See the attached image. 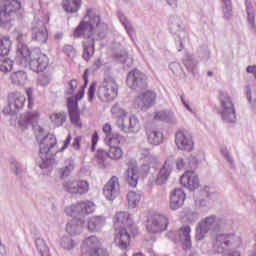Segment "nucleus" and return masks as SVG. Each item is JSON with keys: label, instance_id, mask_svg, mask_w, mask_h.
Returning <instances> with one entry per match:
<instances>
[{"label": "nucleus", "instance_id": "1", "mask_svg": "<svg viewBox=\"0 0 256 256\" xmlns=\"http://www.w3.org/2000/svg\"><path fill=\"white\" fill-rule=\"evenodd\" d=\"M114 241L120 249H127L131 245V235H139V227L133 223L129 212H118L114 217Z\"/></svg>", "mask_w": 256, "mask_h": 256}, {"label": "nucleus", "instance_id": "2", "mask_svg": "<svg viewBox=\"0 0 256 256\" xmlns=\"http://www.w3.org/2000/svg\"><path fill=\"white\" fill-rule=\"evenodd\" d=\"M84 86L77 93V95L73 98L70 97L67 99V107H68V115L70 118L71 124L76 129H83V122L81 121V113L79 112L78 101H81L83 97H85V89H87V85H89V69H86L83 74Z\"/></svg>", "mask_w": 256, "mask_h": 256}, {"label": "nucleus", "instance_id": "3", "mask_svg": "<svg viewBox=\"0 0 256 256\" xmlns=\"http://www.w3.org/2000/svg\"><path fill=\"white\" fill-rule=\"evenodd\" d=\"M96 95L100 101L104 103H111L119 96V84L113 77L104 78L99 85Z\"/></svg>", "mask_w": 256, "mask_h": 256}, {"label": "nucleus", "instance_id": "4", "mask_svg": "<svg viewBox=\"0 0 256 256\" xmlns=\"http://www.w3.org/2000/svg\"><path fill=\"white\" fill-rule=\"evenodd\" d=\"M21 9L19 0H0V26L7 27L13 22V15Z\"/></svg>", "mask_w": 256, "mask_h": 256}, {"label": "nucleus", "instance_id": "5", "mask_svg": "<svg viewBox=\"0 0 256 256\" xmlns=\"http://www.w3.org/2000/svg\"><path fill=\"white\" fill-rule=\"evenodd\" d=\"M82 256H109V250L101 246V241L95 236L86 238L81 246Z\"/></svg>", "mask_w": 256, "mask_h": 256}, {"label": "nucleus", "instance_id": "6", "mask_svg": "<svg viewBox=\"0 0 256 256\" xmlns=\"http://www.w3.org/2000/svg\"><path fill=\"white\" fill-rule=\"evenodd\" d=\"M49 23V17L39 20L35 19L31 28L32 41L39 43V45H45L49 41V30L47 24Z\"/></svg>", "mask_w": 256, "mask_h": 256}, {"label": "nucleus", "instance_id": "7", "mask_svg": "<svg viewBox=\"0 0 256 256\" xmlns=\"http://www.w3.org/2000/svg\"><path fill=\"white\" fill-rule=\"evenodd\" d=\"M111 112L115 117L120 118V127L122 131H127L128 129V131H131V133H135L139 131V129H141V124L139 123V119H137L136 116H131L130 118H127V112H125L118 106L112 107Z\"/></svg>", "mask_w": 256, "mask_h": 256}, {"label": "nucleus", "instance_id": "8", "mask_svg": "<svg viewBox=\"0 0 256 256\" xmlns=\"http://www.w3.org/2000/svg\"><path fill=\"white\" fill-rule=\"evenodd\" d=\"M146 231L148 233H163L169 227V219L161 214H147L146 216Z\"/></svg>", "mask_w": 256, "mask_h": 256}, {"label": "nucleus", "instance_id": "9", "mask_svg": "<svg viewBox=\"0 0 256 256\" xmlns=\"http://www.w3.org/2000/svg\"><path fill=\"white\" fill-rule=\"evenodd\" d=\"M40 157L42 161H51L53 159V156L59 151V148L57 147V138L53 135L45 136L40 142Z\"/></svg>", "mask_w": 256, "mask_h": 256}, {"label": "nucleus", "instance_id": "10", "mask_svg": "<svg viewBox=\"0 0 256 256\" xmlns=\"http://www.w3.org/2000/svg\"><path fill=\"white\" fill-rule=\"evenodd\" d=\"M28 67L34 73H43L49 67V57L41 50H33L31 52V59L28 60Z\"/></svg>", "mask_w": 256, "mask_h": 256}, {"label": "nucleus", "instance_id": "11", "mask_svg": "<svg viewBox=\"0 0 256 256\" xmlns=\"http://www.w3.org/2000/svg\"><path fill=\"white\" fill-rule=\"evenodd\" d=\"M221 103L220 115L225 123H235L237 116L235 115V105L231 101V97L227 94H221L219 97Z\"/></svg>", "mask_w": 256, "mask_h": 256}, {"label": "nucleus", "instance_id": "12", "mask_svg": "<svg viewBox=\"0 0 256 256\" xmlns=\"http://www.w3.org/2000/svg\"><path fill=\"white\" fill-rule=\"evenodd\" d=\"M94 211L95 203L91 201L79 202L66 208V213L70 215V217H83V215H89L94 213Z\"/></svg>", "mask_w": 256, "mask_h": 256}, {"label": "nucleus", "instance_id": "13", "mask_svg": "<svg viewBox=\"0 0 256 256\" xmlns=\"http://www.w3.org/2000/svg\"><path fill=\"white\" fill-rule=\"evenodd\" d=\"M175 143L180 151L191 152L193 149H195L193 136L186 130H180L175 134Z\"/></svg>", "mask_w": 256, "mask_h": 256}, {"label": "nucleus", "instance_id": "14", "mask_svg": "<svg viewBox=\"0 0 256 256\" xmlns=\"http://www.w3.org/2000/svg\"><path fill=\"white\" fill-rule=\"evenodd\" d=\"M127 85L130 87V89H139L140 91H143V89H147V76L135 69L129 72L128 78H127Z\"/></svg>", "mask_w": 256, "mask_h": 256}, {"label": "nucleus", "instance_id": "15", "mask_svg": "<svg viewBox=\"0 0 256 256\" xmlns=\"http://www.w3.org/2000/svg\"><path fill=\"white\" fill-rule=\"evenodd\" d=\"M121 141H123V137L121 135H114L107 142V145L110 148L107 155L112 161H119V159H123V148H121Z\"/></svg>", "mask_w": 256, "mask_h": 256}, {"label": "nucleus", "instance_id": "16", "mask_svg": "<svg viewBox=\"0 0 256 256\" xmlns=\"http://www.w3.org/2000/svg\"><path fill=\"white\" fill-rule=\"evenodd\" d=\"M155 101H157V93L153 90H146L135 98L134 105L137 109L143 110L153 107Z\"/></svg>", "mask_w": 256, "mask_h": 256}, {"label": "nucleus", "instance_id": "17", "mask_svg": "<svg viewBox=\"0 0 256 256\" xmlns=\"http://www.w3.org/2000/svg\"><path fill=\"white\" fill-rule=\"evenodd\" d=\"M64 189L72 195H85V193H89V182L86 180H68L64 183Z\"/></svg>", "mask_w": 256, "mask_h": 256}, {"label": "nucleus", "instance_id": "18", "mask_svg": "<svg viewBox=\"0 0 256 256\" xmlns=\"http://www.w3.org/2000/svg\"><path fill=\"white\" fill-rule=\"evenodd\" d=\"M95 24L96 27H99V24L101 23V17L99 15H94L91 22H81L78 27L74 30V37L76 39H79L80 37H83L84 35H93V25Z\"/></svg>", "mask_w": 256, "mask_h": 256}, {"label": "nucleus", "instance_id": "19", "mask_svg": "<svg viewBox=\"0 0 256 256\" xmlns=\"http://www.w3.org/2000/svg\"><path fill=\"white\" fill-rule=\"evenodd\" d=\"M119 191H121V186L119 185V178L113 176L103 188V193L108 201H113L119 197Z\"/></svg>", "mask_w": 256, "mask_h": 256}, {"label": "nucleus", "instance_id": "20", "mask_svg": "<svg viewBox=\"0 0 256 256\" xmlns=\"http://www.w3.org/2000/svg\"><path fill=\"white\" fill-rule=\"evenodd\" d=\"M180 183L190 191H193L199 187V177L195 172L187 171L181 176Z\"/></svg>", "mask_w": 256, "mask_h": 256}, {"label": "nucleus", "instance_id": "21", "mask_svg": "<svg viewBox=\"0 0 256 256\" xmlns=\"http://www.w3.org/2000/svg\"><path fill=\"white\" fill-rule=\"evenodd\" d=\"M39 117H41L39 111L27 112L20 116L18 120V125L22 130L27 129L29 125H34V123H38Z\"/></svg>", "mask_w": 256, "mask_h": 256}, {"label": "nucleus", "instance_id": "22", "mask_svg": "<svg viewBox=\"0 0 256 256\" xmlns=\"http://www.w3.org/2000/svg\"><path fill=\"white\" fill-rule=\"evenodd\" d=\"M185 192L183 189H175L170 195V209L177 211L185 204Z\"/></svg>", "mask_w": 256, "mask_h": 256}, {"label": "nucleus", "instance_id": "23", "mask_svg": "<svg viewBox=\"0 0 256 256\" xmlns=\"http://www.w3.org/2000/svg\"><path fill=\"white\" fill-rule=\"evenodd\" d=\"M25 95H23L21 92H14L10 96V111L11 113H17L20 109L25 107Z\"/></svg>", "mask_w": 256, "mask_h": 256}, {"label": "nucleus", "instance_id": "24", "mask_svg": "<svg viewBox=\"0 0 256 256\" xmlns=\"http://www.w3.org/2000/svg\"><path fill=\"white\" fill-rule=\"evenodd\" d=\"M81 5H83L82 0H63L62 1V9L66 13H77L79 9H81Z\"/></svg>", "mask_w": 256, "mask_h": 256}, {"label": "nucleus", "instance_id": "25", "mask_svg": "<svg viewBox=\"0 0 256 256\" xmlns=\"http://www.w3.org/2000/svg\"><path fill=\"white\" fill-rule=\"evenodd\" d=\"M49 119L54 127H63L67 123V114L63 111L53 112L49 115Z\"/></svg>", "mask_w": 256, "mask_h": 256}, {"label": "nucleus", "instance_id": "26", "mask_svg": "<svg viewBox=\"0 0 256 256\" xmlns=\"http://www.w3.org/2000/svg\"><path fill=\"white\" fill-rule=\"evenodd\" d=\"M191 228L189 226H183L179 229L178 235L180 241L186 247V249H191Z\"/></svg>", "mask_w": 256, "mask_h": 256}, {"label": "nucleus", "instance_id": "27", "mask_svg": "<svg viewBox=\"0 0 256 256\" xmlns=\"http://www.w3.org/2000/svg\"><path fill=\"white\" fill-rule=\"evenodd\" d=\"M147 138L151 145H161L163 143V133L153 128H149L147 131Z\"/></svg>", "mask_w": 256, "mask_h": 256}, {"label": "nucleus", "instance_id": "28", "mask_svg": "<svg viewBox=\"0 0 256 256\" xmlns=\"http://www.w3.org/2000/svg\"><path fill=\"white\" fill-rule=\"evenodd\" d=\"M84 50L82 57L85 61H89L95 53V40L88 38L83 44Z\"/></svg>", "mask_w": 256, "mask_h": 256}, {"label": "nucleus", "instance_id": "29", "mask_svg": "<svg viewBox=\"0 0 256 256\" xmlns=\"http://www.w3.org/2000/svg\"><path fill=\"white\" fill-rule=\"evenodd\" d=\"M27 79H29V76L27 75V72L23 70L13 72L10 75V81L13 85H25Z\"/></svg>", "mask_w": 256, "mask_h": 256}, {"label": "nucleus", "instance_id": "30", "mask_svg": "<svg viewBox=\"0 0 256 256\" xmlns=\"http://www.w3.org/2000/svg\"><path fill=\"white\" fill-rule=\"evenodd\" d=\"M171 174V164L169 162H165L164 166L160 169L158 176L155 180L157 185H163L167 179H169V175Z\"/></svg>", "mask_w": 256, "mask_h": 256}, {"label": "nucleus", "instance_id": "31", "mask_svg": "<svg viewBox=\"0 0 256 256\" xmlns=\"http://www.w3.org/2000/svg\"><path fill=\"white\" fill-rule=\"evenodd\" d=\"M12 45L13 41H11V37L0 36V57H5V55H9Z\"/></svg>", "mask_w": 256, "mask_h": 256}, {"label": "nucleus", "instance_id": "32", "mask_svg": "<svg viewBox=\"0 0 256 256\" xmlns=\"http://www.w3.org/2000/svg\"><path fill=\"white\" fill-rule=\"evenodd\" d=\"M126 181L130 187H137L139 181V171L137 169L130 167L126 171Z\"/></svg>", "mask_w": 256, "mask_h": 256}, {"label": "nucleus", "instance_id": "33", "mask_svg": "<svg viewBox=\"0 0 256 256\" xmlns=\"http://www.w3.org/2000/svg\"><path fill=\"white\" fill-rule=\"evenodd\" d=\"M105 225V218L103 216H94L88 221L89 231H97Z\"/></svg>", "mask_w": 256, "mask_h": 256}, {"label": "nucleus", "instance_id": "34", "mask_svg": "<svg viewBox=\"0 0 256 256\" xmlns=\"http://www.w3.org/2000/svg\"><path fill=\"white\" fill-rule=\"evenodd\" d=\"M128 207L135 209L141 203V194L131 191L127 194Z\"/></svg>", "mask_w": 256, "mask_h": 256}, {"label": "nucleus", "instance_id": "35", "mask_svg": "<svg viewBox=\"0 0 256 256\" xmlns=\"http://www.w3.org/2000/svg\"><path fill=\"white\" fill-rule=\"evenodd\" d=\"M83 225H85L84 221L72 220L66 226L67 233H69L70 235H75V233H77L78 227H83Z\"/></svg>", "mask_w": 256, "mask_h": 256}, {"label": "nucleus", "instance_id": "36", "mask_svg": "<svg viewBox=\"0 0 256 256\" xmlns=\"http://www.w3.org/2000/svg\"><path fill=\"white\" fill-rule=\"evenodd\" d=\"M73 169H74L73 162L71 160H67L65 162V167L59 170L60 177H69Z\"/></svg>", "mask_w": 256, "mask_h": 256}, {"label": "nucleus", "instance_id": "37", "mask_svg": "<svg viewBox=\"0 0 256 256\" xmlns=\"http://www.w3.org/2000/svg\"><path fill=\"white\" fill-rule=\"evenodd\" d=\"M18 55L29 61L31 59V50L26 44H18Z\"/></svg>", "mask_w": 256, "mask_h": 256}, {"label": "nucleus", "instance_id": "38", "mask_svg": "<svg viewBox=\"0 0 256 256\" xmlns=\"http://www.w3.org/2000/svg\"><path fill=\"white\" fill-rule=\"evenodd\" d=\"M13 69V61L11 59L0 60V71L7 73Z\"/></svg>", "mask_w": 256, "mask_h": 256}, {"label": "nucleus", "instance_id": "39", "mask_svg": "<svg viewBox=\"0 0 256 256\" xmlns=\"http://www.w3.org/2000/svg\"><path fill=\"white\" fill-rule=\"evenodd\" d=\"M107 152L105 150H99L96 154V159L98 165H102V167H105V161H107Z\"/></svg>", "mask_w": 256, "mask_h": 256}, {"label": "nucleus", "instance_id": "40", "mask_svg": "<svg viewBox=\"0 0 256 256\" xmlns=\"http://www.w3.org/2000/svg\"><path fill=\"white\" fill-rule=\"evenodd\" d=\"M102 129H103V133H105L106 135L107 143L110 141L111 137H113L114 135H120L119 133L111 134V131H113V127L109 123L104 124Z\"/></svg>", "mask_w": 256, "mask_h": 256}, {"label": "nucleus", "instance_id": "41", "mask_svg": "<svg viewBox=\"0 0 256 256\" xmlns=\"http://www.w3.org/2000/svg\"><path fill=\"white\" fill-rule=\"evenodd\" d=\"M230 236H225V235H221L218 236L216 239V246L217 247H222V249L224 248L223 246L227 247V245H229V239Z\"/></svg>", "mask_w": 256, "mask_h": 256}, {"label": "nucleus", "instance_id": "42", "mask_svg": "<svg viewBox=\"0 0 256 256\" xmlns=\"http://www.w3.org/2000/svg\"><path fill=\"white\" fill-rule=\"evenodd\" d=\"M26 95L28 97V109L35 107V99L33 98V88H26Z\"/></svg>", "mask_w": 256, "mask_h": 256}, {"label": "nucleus", "instance_id": "43", "mask_svg": "<svg viewBox=\"0 0 256 256\" xmlns=\"http://www.w3.org/2000/svg\"><path fill=\"white\" fill-rule=\"evenodd\" d=\"M97 83L96 82H92L89 89H88V99L89 101H93V99H95V93L97 91Z\"/></svg>", "mask_w": 256, "mask_h": 256}, {"label": "nucleus", "instance_id": "44", "mask_svg": "<svg viewBox=\"0 0 256 256\" xmlns=\"http://www.w3.org/2000/svg\"><path fill=\"white\" fill-rule=\"evenodd\" d=\"M64 52L66 53V55H68L71 59H73V57H75V55H77V51H75V48L72 45H65L64 46Z\"/></svg>", "mask_w": 256, "mask_h": 256}, {"label": "nucleus", "instance_id": "45", "mask_svg": "<svg viewBox=\"0 0 256 256\" xmlns=\"http://www.w3.org/2000/svg\"><path fill=\"white\" fill-rule=\"evenodd\" d=\"M213 221H215V218L213 217H209V218H206V220L200 224V228L197 229V233H203V229H205V227H209V225H211V223H213Z\"/></svg>", "mask_w": 256, "mask_h": 256}, {"label": "nucleus", "instance_id": "46", "mask_svg": "<svg viewBox=\"0 0 256 256\" xmlns=\"http://www.w3.org/2000/svg\"><path fill=\"white\" fill-rule=\"evenodd\" d=\"M81 141H83V138L81 136L75 137L72 144L73 149L79 151L81 149Z\"/></svg>", "mask_w": 256, "mask_h": 256}, {"label": "nucleus", "instance_id": "47", "mask_svg": "<svg viewBox=\"0 0 256 256\" xmlns=\"http://www.w3.org/2000/svg\"><path fill=\"white\" fill-rule=\"evenodd\" d=\"M97 143H99V135L97 134V132H95L92 135V151H95Z\"/></svg>", "mask_w": 256, "mask_h": 256}, {"label": "nucleus", "instance_id": "48", "mask_svg": "<svg viewBox=\"0 0 256 256\" xmlns=\"http://www.w3.org/2000/svg\"><path fill=\"white\" fill-rule=\"evenodd\" d=\"M71 139H73V137L71 136V134H68L67 138L64 141V145L62 146L60 151H65V149L69 147V145L71 144Z\"/></svg>", "mask_w": 256, "mask_h": 256}, {"label": "nucleus", "instance_id": "49", "mask_svg": "<svg viewBox=\"0 0 256 256\" xmlns=\"http://www.w3.org/2000/svg\"><path fill=\"white\" fill-rule=\"evenodd\" d=\"M185 165H187V163L185 162V159H183V158L178 159L176 162V167L179 170L183 169L185 167Z\"/></svg>", "mask_w": 256, "mask_h": 256}, {"label": "nucleus", "instance_id": "50", "mask_svg": "<svg viewBox=\"0 0 256 256\" xmlns=\"http://www.w3.org/2000/svg\"><path fill=\"white\" fill-rule=\"evenodd\" d=\"M77 80L75 79H72L70 82H69V89L71 91V93H73L76 89H77Z\"/></svg>", "mask_w": 256, "mask_h": 256}, {"label": "nucleus", "instance_id": "51", "mask_svg": "<svg viewBox=\"0 0 256 256\" xmlns=\"http://www.w3.org/2000/svg\"><path fill=\"white\" fill-rule=\"evenodd\" d=\"M165 117H167L165 112H157L155 114V116H154V119H156V120H163V119H165Z\"/></svg>", "mask_w": 256, "mask_h": 256}, {"label": "nucleus", "instance_id": "52", "mask_svg": "<svg viewBox=\"0 0 256 256\" xmlns=\"http://www.w3.org/2000/svg\"><path fill=\"white\" fill-rule=\"evenodd\" d=\"M247 73H252L256 79V65L248 66L246 69Z\"/></svg>", "mask_w": 256, "mask_h": 256}, {"label": "nucleus", "instance_id": "53", "mask_svg": "<svg viewBox=\"0 0 256 256\" xmlns=\"http://www.w3.org/2000/svg\"><path fill=\"white\" fill-rule=\"evenodd\" d=\"M40 85H48L49 77L48 76H41L39 79Z\"/></svg>", "mask_w": 256, "mask_h": 256}, {"label": "nucleus", "instance_id": "54", "mask_svg": "<svg viewBox=\"0 0 256 256\" xmlns=\"http://www.w3.org/2000/svg\"><path fill=\"white\" fill-rule=\"evenodd\" d=\"M0 256H7V250L3 244H0Z\"/></svg>", "mask_w": 256, "mask_h": 256}, {"label": "nucleus", "instance_id": "55", "mask_svg": "<svg viewBox=\"0 0 256 256\" xmlns=\"http://www.w3.org/2000/svg\"><path fill=\"white\" fill-rule=\"evenodd\" d=\"M16 41L18 42V45L23 44V34L22 33H18V35L16 37Z\"/></svg>", "mask_w": 256, "mask_h": 256}, {"label": "nucleus", "instance_id": "56", "mask_svg": "<svg viewBox=\"0 0 256 256\" xmlns=\"http://www.w3.org/2000/svg\"><path fill=\"white\" fill-rule=\"evenodd\" d=\"M170 7H177V0H167Z\"/></svg>", "mask_w": 256, "mask_h": 256}, {"label": "nucleus", "instance_id": "57", "mask_svg": "<svg viewBox=\"0 0 256 256\" xmlns=\"http://www.w3.org/2000/svg\"><path fill=\"white\" fill-rule=\"evenodd\" d=\"M149 172V165H143L141 167V173H148Z\"/></svg>", "mask_w": 256, "mask_h": 256}, {"label": "nucleus", "instance_id": "58", "mask_svg": "<svg viewBox=\"0 0 256 256\" xmlns=\"http://www.w3.org/2000/svg\"><path fill=\"white\" fill-rule=\"evenodd\" d=\"M224 256H241V254L237 251H232L229 254H225Z\"/></svg>", "mask_w": 256, "mask_h": 256}, {"label": "nucleus", "instance_id": "59", "mask_svg": "<svg viewBox=\"0 0 256 256\" xmlns=\"http://www.w3.org/2000/svg\"><path fill=\"white\" fill-rule=\"evenodd\" d=\"M246 96H247V99H248L249 101H251V88H250V87H247Z\"/></svg>", "mask_w": 256, "mask_h": 256}, {"label": "nucleus", "instance_id": "60", "mask_svg": "<svg viewBox=\"0 0 256 256\" xmlns=\"http://www.w3.org/2000/svg\"><path fill=\"white\" fill-rule=\"evenodd\" d=\"M141 153L142 155H144V157H147V155H149L150 152H149V149H143Z\"/></svg>", "mask_w": 256, "mask_h": 256}, {"label": "nucleus", "instance_id": "61", "mask_svg": "<svg viewBox=\"0 0 256 256\" xmlns=\"http://www.w3.org/2000/svg\"><path fill=\"white\" fill-rule=\"evenodd\" d=\"M92 15H93V10H88L87 11V17H92Z\"/></svg>", "mask_w": 256, "mask_h": 256}, {"label": "nucleus", "instance_id": "62", "mask_svg": "<svg viewBox=\"0 0 256 256\" xmlns=\"http://www.w3.org/2000/svg\"><path fill=\"white\" fill-rule=\"evenodd\" d=\"M182 101H183L185 107L188 109V111H191V108H189V104L185 103V100H183V99H182Z\"/></svg>", "mask_w": 256, "mask_h": 256}, {"label": "nucleus", "instance_id": "63", "mask_svg": "<svg viewBox=\"0 0 256 256\" xmlns=\"http://www.w3.org/2000/svg\"><path fill=\"white\" fill-rule=\"evenodd\" d=\"M133 256H145V255L141 252H137V253L133 254Z\"/></svg>", "mask_w": 256, "mask_h": 256}, {"label": "nucleus", "instance_id": "64", "mask_svg": "<svg viewBox=\"0 0 256 256\" xmlns=\"http://www.w3.org/2000/svg\"><path fill=\"white\" fill-rule=\"evenodd\" d=\"M224 5H229V3H231V0H222Z\"/></svg>", "mask_w": 256, "mask_h": 256}]
</instances>
